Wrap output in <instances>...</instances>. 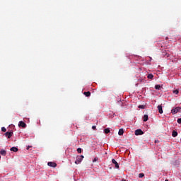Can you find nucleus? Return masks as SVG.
<instances>
[{"instance_id": "nucleus-25", "label": "nucleus", "mask_w": 181, "mask_h": 181, "mask_svg": "<svg viewBox=\"0 0 181 181\" xmlns=\"http://www.w3.org/2000/svg\"><path fill=\"white\" fill-rule=\"evenodd\" d=\"M97 160H98V158H95L93 160V162H97Z\"/></svg>"}, {"instance_id": "nucleus-1", "label": "nucleus", "mask_w": 181, "mask_h": 181, "mask_svg": "<svg viewBox=\"0 0 181 181\" xmlns=\"http://www.w3.org/2000/svg\"><path fill=\"white\" fill-rule=\"evenodd\" d=\"M181 108L180 107H177L174 109H172L171 113L175 115V114H177L179 111H180Z\"/></svg>"}, {"instance_id": "nucleus-4", "label": "nucleus", "mask_w": 181, "mask_h": 181, "mask_svg": "<svg viewBox=\"0 0 181 181\" xmlns=\"http://www.w3.org/2000/svg\"><path fill=\"white\" fill-rule=\"evenodd\" d=\"M135 135H144V132L141 129H136L135 131Z\"/></svg>"}, {"instance_id": "nucleus-3", "label": "nucleus", "mask_w": 181, "mask_h": 181, "mask_svg": "<svg viewBox=\"0 0 181 181\" xmlns=\"http://www.w3.org/2000/svg\"><path fill=\"white\" fill-rule=\"evenodd\" d=\"M112 163H113V165H115V168L117 169H119V165L118 164V163L117 162V160H115V159H112Z\"/></svg>"}, {"instance_id": "nucleus-23", "label": "nucleus", "mask_w": 181, "mask_h": 181, "mask_svg": "<svg viewBox=\"0 0 181 181\" xmlns=\"http://www.w3.org/2000/svg\"><path fill=\"white\" fill-rule=\"evenodd\" d=\"M177 122L181 124V118L177 119Z\"/></svg>"}, {"instance_id": "nucleus-22", "label": "nucleus", "mask_w": 181, "mask_h": 181, "mask_svg": "<svg viewBox=\"0 0 181 181\" xmlns=\"http://www.w3.org/2000/svg\"><path fill=\"white\" fill-rule=\"evenodd\" d=\"M78 153H81V148H77Z\"/></svg>"}, {"instance_id": "nucleus-29", "label": "nucleus", "mask_w": 181, "mask_h": 181, "mask_svg": "<svg viewBox=\"0 0 181 181\" xmlns=\"http://www.w3.org/2000/svg\"><path fill=\"white\" fill-rule=\"evenodd\" d=\"M165 181H169L168 180H165Z\"/></svg>"}, {"instance_id": "nucleus-8", "label": "nucleus", "mask_w": 181, "mask_h": 181, "mask_svg": "<svg viewBox=\"0 0 181 181\" xmlns=\"http://www.w3.org/2000/svg\"><path fill=\"white\" fill-rule=\"evenodd\" d=\"M81 160H83L81 158H80L79 157H77L75 161L76 165H78L79 163H81Z\"/></svg>"}, {"instance_id": "nucleus-24", "label": "nucleus", "mask_w": 181, "mask_h": 181, "mask_svg": "<svg viewBox=\"0 0 181 181\" xmlns=\"http://www.w3.org/2000/svg\"><path fill=\"white\" fill-rule=\"evenodd\" d=\"M78 158L83 160V159H84V156H79Z\"/></svg>"}, {"instance_id": "nucleus-16", "label": "nucleus", "mask_w": 181, "mask_h": 181, "mask_svg": "<svg viewBox=\"0 0 181 181\" xmlns=\"http://www.w3.org/2000/svg\"><path fill=\"white\" fill-rule=\"evenodd\" d=\"M144 176H145V174H144L142 173L139 174V177H140V178L144 177Z\"/></svg>"}, {"instance_id": "nucleus-17", "label": "nucleus", "mask_w": 181, "mask_h": 181, "mask_svg": "<svg viewBox=\"0 0 181 181\" xmlns=\"http://www.w3.org/2000/svg\"><path fill=\"white\" fill-rule=\"evenodd\" d=\"M148 78H150V79H152L153 78V75L152 74H148V76H147Z\"/></svg>"}, {"instance_id": "nucleus-6", "label": "nucleus", "mask_w": 181, "mask_h": 181, "mask_svg": "<svg viewBox=\"0 0 181 181\" xmlns=\"http://www.w3.org/2000/svg\"><path fill=\"white\" fill-rule=\"evenodd\" d=\"M18 127H22V128H26V124L23 121H20L18 123Z\"/></svg>"}, {"instance_id": "nucleus-30", "label": "nucleus", "mask_w": 181, "mask_h": 181, "mask_svg": "<svg viewBox=\"0 0 181 181\" xmlns=\"http://www.w3.org/2000/svg\"><path fill=\"white\" fill-rule=\"evenodd\" d=\"M0 159H1V156H0Z\"/></svg>"}, {"instance_id": "nucleus-18", "label": "nucleus", "mask_w": 181, "mask_h": 181, "mask_svg": "<svg viewBox=\"0 0 181 181\" xmlns=\"http://www.w3.org/2000/svg\"><path fill=\"white\" fill-rule=\"evenodd\" d=\"M155 88L156 90H159L160 88V85H156Z\"/></svg>"}, {"instance_id": "nucleus-7", "label": "nucleus", "mask_w": 181, "mask_h": 181, "mask_svg": "<svg viewBox=\"0 0 181 181\" xmlns=\"http://www.w3.org/2000/svg\"><path fill=\"white\" fill-rule=\"evenodd\" d=\"M157 108L158 110L159 114H163V110L162 108V105H159Z\"/></svg>"}, {"instance_id": "nucleus-28", "label": "nucleus", "mask_w": 181, "mask_h": 181, "mask_svg": "<svg viewBox=\"0 0 181 181\" xmlns=\"http://www.w3.org/2000/svg\"><path fill=\"white\" fill-rule=\"evenodd\" d=\"M168 37H166V40H168Z\"/></svg>"}, {"instance_id": "nucleus-21", "label": "nucleus", "mask_w": 181, "mask_h": 181, "mask_svg": "<svg viewBox=\"0 0 181 181\" xmlns=\"http://www.w3.org/2000/svg\"><path fill=\"white\" fill-rule=\"evenodd\" d=\"M1 131H2V132H6V128L1 127Z\"/></svg>"}, {"instance_id": "nucleus-9", "label": "nucleus", "mask_w": 181, "mask_h": 181, "mask_svg": "<svg viewBox=\"0 0 181 181\" xmlns=\"http://www.w3.org/2000/svg\"><path fill=\"white\" fill-rule=\"evenodd\" d=\"M0 154H1L2 156H6V151H5V150H1V151H0Z\"/></svg>"}, {"instance_id": "nucleus-10", "label": "nucleus", "mask_w": 181, "mask_h": 181, "mask_svg": "<svg viewBox=\"0 0 181 181\" xmlns=\"http://www.w3.org/2000/svg\"><path fill=\"white\" fill-rule=\"evenodd\" d=\"M177 136V132L176 131H173L172 132V136H173V138H176V136Z\"/></svg>"}, {"instance_id": "nucleus-13", "label": "nucleus", "mask_w": 181, "mask_h": 181, "mask_svg": "<svg viewBox=\"0 0 181 181\" xmlns=\"http://www.w3.org/2000/svg\"><path fill=\"white\" fill-rule=\"evenodd\" d=\"M148 115H144L143 121L144 122H146V121H148Z\"/></svg>"}, {"instance_id": "nucleus-15", "label": "nucleus", "mask_w": 181, "mask_h": 181, "mask_svg": "<svg viewBox=\"0 0 181 181\" xmlns=\"http://www.w3.org/2000/svg\"><path fill=\"white\" fill-rule=\"evenodd\" d=\"M104 132H105V134H110V130L109 128H107V129H104Z\"/></svg>"}, {"instance_id": "nucleus-11", "label": "nucleus", "mask_w": 181, "mask_h": 181, "mask_svg": "<svg viewBox=\"0 0 181 181\" xmlns=\"http://www.w3.org/2000/svg\"><path fill=\"white\" fill-rule=\"evenodd\" d=\"M118 135H124V129H119Z\"/></svg>"}, {"instance_id": "nucleus-2", "label": "nucleus", "mask_w": 181, "mask_h": 181, "mask_svg": "<svg viewBox=\"0 0 181 181\" xmlns=\"http://www.w3.org/2000/svg\"><path fill=\"white\" fill-rule=\"evenodd\" d=\"M5 136H6L8 139H11V137L12 136V135H13V132H7L4 134Z\"/></svg>"}, {"instance_id": "nucleus-14", "label": "nucleus", "mask_w": 181, "mask_h": 181, "mask_svg": "<svg viewBox=\"0 0 181 181\" xmlns=\"http://www.w3.org/2000/svg\"><path fill=\"white\" fill-rule=\"evenodd\" d=\"M10 150L13 152H18V147H12Z\"/></svg>"}, {"instance_id": "nucleus-26", "label": "nucleus", "mask_w": 181, "mask_h": 181, "mask_svg": "<svg viewBox=\"0 0 181 181\" xmlns=\"http://www.w3.org/2000/svg\"><path fill=\"white\" fill-rule=\"evenodd\" d=\"M96 128H97V127H96L95 126H93V127H92V129H93V130H95Z\"/></svg>"}, {"instance_id": "nucleus-20", "label": "nucleus", "mask_w": 181, "mask_h": 181, "mask_svg": "<svg viewBox=\"0 0 181 181\" xmlns=\"http://www.w3.org/2000/svg\"><path fill=\"white\" fill-rule=\"evenodd\" d=\"M173 93L177 95V94H179V90H173Z\"/></svg>"}, {"instance_id": "nucleus-5", "label": "nucleus", "mask_w": 181, "mask_h": 181, "mask_svg": "<svg viewBox=\"0 0 181 181\" xmlns=\"http://www.w3.org/2000/svg\"><path fill=\"white\" fill-rule=\"evenodd\" d=\"M47 165L50 166V168H56V166H57V164L54 162H48Z\"/></svg>"}, {"instance_id": "nucleus-12", "label": "nucleus", "mask_w": 181, "mask_h": 181, "mask_svg": "<svg viewBox=\"0 0 181 181\" xmlns=\"http://www.w3.org/2000/svg\"><path fill=\"white\" fill-rule=\"evenodd\" d=\"M83 94L86 97H90V95H91V93L90 91L84 92Z\"/></svg>"}, {"instance_id": "nucleus-27", "label": "nucleus", "mask_w": 181, "mask_h": 181, "mask_svg": "<svg viewBox=\"0 0 181 181\" xmlns=\"http://www.w3.org/2000/svg\"><path fill=\"white\" fill-rule=\"evenodd\" d=\"M30 148H32V146H28L27 147V150L28 151V149H30Z\"/></svg>"}, {"instance_id": "nucleus-19", "label": "nucleus", "mask_w": 181, "mask_h": 181, "mask_svg": "<svg viewBox=\"0 0 181 181\" xmlns=\"http://www.w3.org/2000/svg\"><path fill=\"white\" fill-rule=\"evenodd\" d=\"M139 108H141V110H144L145 105H139Z\"/></svg>"}]
</instances>
